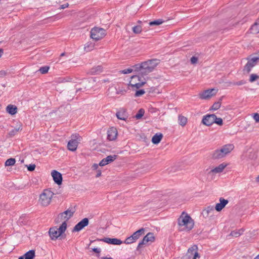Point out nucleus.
Returning a JSON list of instances; mask_svg holds the SVG:
<instances>
[{
    "label": "nucleus",
    "mask_w": 259,
    "mask_h": 259,
    "mask_svg": "<svg viewBox=\"0 0 259 259\" xmlns=\"http://www.w3.org/2000/svg\"><path fill=\"white\" fill-rule=\"evenodd\" d=\"M140 75H133L131 77V80L130 82L129 85L132 88L135 87L136 89H139L144 85L146 82L142 80Z\"/></svg>",
    "instance_id": "0eeeda50"
},
{
    "label": "nucleus",
    "mask_w": 259,
    "mask_h": 259,
    "mask_svg": "<svg viewBox=\"0 0 259 259\" xmlns=\"http://www.w3.org/2000/svg\"><path fill=\"white\" fill-rule=\"evenodd\" d=\"M259 77L258 75L255 74H251L250 76L249 81L252 82Z\"/></svg>",
    "instance_id": "ea45409f"
},
{
    "label": "nucleus",
    "mask_w": 259,
    "mask_h": 259,
    "mask_svg": "<svg viewBox=\"0 0 259 259\" xmlns=\"http://www.w3.org/2000/svg\"><path fill=\"white\" fill-rule=\"evenodd\" d=\"M256 25H257V24H256V23H255L253 25H252V27H251V29L252 30H253V29H254V28L255 27H256Z\"/></svg>",
    "instance_id": "680f3d73"
},
{
    "label": "nucleus",
    "mask_w": 259,
    "mask_h": 259,
    "mask_svg": "<svg viewBox=\"0 0 259 259\" xmlns=\"http://www.w3.org/2000/svg\"><path fill=\"white\" fill-rule=\"evenodd\" d=\"M36 166L34 164H29L27 166V169L28 171H32L35 169Z\"/></svg>",
    "instance_id": "37998d69"
},
{
    "label": "nucleus",
    "mask_w": 259,
    "mask_h": 259,
    "mask_svg": "<svg viewBox=\"0 0 259 259\" xmlns=\"http://www.w3.org/2000/svg\"><path fill=\"white\" fill-rule=\"evenodd\" d=\"M89 220L88 218H85L83 219L74 227L72 232H75L80 231L85 227L89 225Z\"/></svg>",
    "instance_id": "6e6552de"
},
{
    "label": "nucleus",
    "mask_w": 259,
    "mask_h": 259,
    "mask_svg": "<svg viewBox=\"0 0 259 259\" xmlns=\"http://www.w3.org/2000/svg\"><path fill=\"white\" fill-rule=\"evenodd\" d=\"M214 120H215V122H214V123L217 124L219 125H222L223 124V119L220 117H217L215 114Z\"/></svg>",
    "instance_id": "e433bc0d"
},
{
    "label": "nucleus",
    "mask_w": 259,
    "mask_h": 259,
    "mask_svg": "<svg viewBox=\"0 0 259 259\" xmlns=\"http://www.w3.org/2000/svg\"><path fill=\"white\" fill-rule=\"evenodd\" d=\"M25 257L23 256H20L18 259H24Z\"/></svg>",
    "instance_id": "0e129e2a"
},
{
    "label": "nucleus",
    "mask_w": 259,
    "mask_h": 259,
    "mask_svg": "<svg viewBox=\"0 0 259 259\" xmlns=\"http://www.w3.org/2000/svg\"><path fill=\"white\" fill-rule=\"evenodd\" d=\"M198 249L197 246L196 245H194L192 247H190L188 250V252H192L193 251L197 250Z\"/></svg>",
    "instance_id": "c03bdc74"
},
{
    "label": "nucleus",
    "mask_w": 259,
    "mask_h": 259,
    "mask_svg": "<svg viewBox=\"0 0 259 259\" xmlns=\"http://www.w3.org/2000/svg\"><path fill=\"white\" fill-rule=\"evenodd\" d=\"M103 68L101 66L98 65L92 68L88 73L91 75L97 74L102 71Z\"/></svg>",
    "instance_id": "6ab92c4d"
},
{
    "label": "nucleus",
    "mask_w": 259,
    "mask_h": 259,
    "mask_svg": "<svg viewBox=\"0 0 259 259\" xmlns=\"http://www.w3.org/2000/svg\"><path fill=\"white\" fill-rule=\"evenodd\" d=\"M92 250L97 253V256L98 257L100 256V253L101 252V249L100 248H94L92 249Z\"/></svg>",
    "instance_id": "49530a36"
},
{
    "label": "nucleus",
    "mask_w": 259,
    "mask_h": 259,
    "mask_svg": "<svg viewBox=\"0 0 259 259\" xmlns=\"http://www.w3.org/2000/svg\"><path fill=\"white\" fill-rule=\"evenodd\" d=\"M178 224L180 227L179 231H190L194 227V221L187 213L183 212L178 219Z\"/></svg>",
    "instance_id": "f03ea898"
},
{
    "label": "nucleus",
    "mask_w": 259,
    "mask_h": 259,
    "mask_svg": "<svg viewBox=\"0 0 259 259\" xmlns=\"http://www.w3.org/2000/svg\"><path fill=\"white\" fill-rule=\"evenodd\" d=\"M133 70H134V68L133 69H131V68L125 69L122 70L121 73L123 74H126L131 73Z\"/></svg>",
    "instance_id": "a18cd8bd"
},
{
    "label": "nucleus",
    "mask_w": 259,
    "mask_h": 259,
    "mask_svg": "<svg viewBox=\"0 0 259 259\" xmlns=\"http://www.w3.org/2000/svg\"><path fill=\"white\" fill-rule=\"evenodd\" d=\"M16 162V160L15 158H11L6 160L5 162V166H12L15 164Z\"/></svg>",
    "instance_id": "2f4dec72"
},
{
    "label": "nucleus",
    "mask_w": 259,
    "mask_h": 259,
    "mask_svg": "<svg viewBox=\"0 0 259 259\" xmlns=\"http://www.w3.org/2000/svg\"><path fill=\"white\" fill-rule=\"evenodd\" d=\"M6 75V72L4 71H0V75L5 76Z\"/></svg>",
    "instance_id": "13d9d810"
},
{
    "label": "nucleus",
    "mask_w": 259,
    "mask_h": 259,
    "mask_svg": "<svg viewBox=\"0 0 259 259\" xmlns=\"http://www.w3.org/2000/svg\"><path fill=\"white\" fill-rule=\"evenodd\" d=\"M144 109L143 108H141L139 110L135 117L137 119H141L144 115Z\"/></svg>",
    "instance_id": "c756f323"
},
{
    "label": "nucleus",
    "mask_w": 259,
    "mask_h": 259,
    "mask_svg": "<svg viewBox=\"0 0 259 259\" xmlns=\"http://www.w3.org/2000/svg\"><path fill=\"white\" fill-rule=\"evenodd\" d=\"M147 243H148L147 241H146V238H144V237L143 239L139 243L137 249L139 250L143 245L146 244Z\"/></svg>",
    "instance_id": "4c0bfd02"
},
{
    "label": "nucleus",
    "mask_w": 259,
    "mask_h": 259,
    "mask_svg": "<svg viewBox=\"0 0 259 259\" xmlns=\"http://www.w3.org/2000/svg\"><path fill=\"white\" fill-rule=\"evenodd\" d=\"M220 203L216 204L215 209L218 211L222 210L225 206L228 203V200L221 197L220 198Z\"/></svg>",
    "instance_id": "f3484780"
},
{
    "label": "nucleus",
    "mask_w": 259,
    "mask_h": 259,
    "mask_svg": "<svg viewBox=\"0 0 259 259\" xmlns=\"http://www.w3.org/2000/svg\"><path fill=\"white\" fill-rule=\"evenodd\" d=\"M97 240L113 245H120L122 243V241L119 239L110 238L107 237H105L102 239H97Z\"/></svg>",
    "instance_id": "f8f14e48"
},
{
    "label": "nucleus",
    "mask_w": 259,
    "mask_h": 259,
    "mask_svg": "<svg viewBox=\"0 0 259 259\" xmlns=\"http://www.w3.org/2000/svg\"><path fill=\"white\" fill-rule=\"evenodd\" d=\"M107 164V163L105 158L103 159L99 164V165L101 166H105Z\"/></svg>",
    "instance_id": "3c124183"
},
{
    "label": "nucleus",
    "mask_w": 259,
    "mask_h": 259,
    "mask_svg": "<svg viewBox=\"0 0 259 259\" xmlns=\"http://www.w3.org/2000/svg\"><path fill=\"white\" fill-rule=\"evenodd\" d=\"M242 230H236L232 231L230 233V235L235 237H239L243 232Z\"/></svg>",
    "instance_id": "72a5a7b5"
},
{
    "label": "nucleus",
    "mask_w": 259,
    "mask_h": 259,
    "mask_svg": "<svg viewBox=\"0 0 259 259\" xmlns=\"http://www.w3.org/2000/svg\"><path fill=\"white\" fill-rule=\"evenodd\" d=\"M80 138L78 135H75L74 139H72L68 142L67 144L68 150L71 151H74L76 150L78 144V140Z\"/></svg>",
    "instance_id": "1a4fd4ad"
},
{
    "label": "nucleus",
    "mask_w": 259,
    "mask_h": 259,
    "mask_svg": "<svg viewBox=\"0 0 259 259\" xmlns=\"http://www.w3.org/2000/svg\"><path fill=\"white\" fill-rule=\"evenodd\" d=\"M117 136V129L114 127L110 128L107 131V139L109 141H113L116 139Z\"/></svg>",
    "instance_id": "2eb2a0df"
},
{
    "label": "nucleus",
    "mask_w": 259,
    "mask_h": 259,
    "mask_svg": "<svg viewBox=\"0 0 259 259\" xmlns=\"http://www.w3.org/2000/svg\"><path fill=\"white\" fill-rule=\"evenodd\" d=\"M108 81H109L108 79H103V82H108Z\"/></svg>",
    "instance_id": "69168bd1"
},
{
    "label": "nucleus",
    "mask_w": 259,
    "mask_h": 259,
    "mask_svg": "<svg viewBox=\"0 0 259 259\" xmlns=\"http://www.w3.org/2000/svg\"><path fill=\"white\" fill-rule=\"evenodd\" d=\"M227 164L225 163H223L220 164L219 166L215 167V168L212 169L208 172V175H211L212 174H217L220 173L223 171L225 168L227 166Z\"/></svg>",
    "instance_id": "dca6fc26"
},
{
    "label": "nucleus",
    "mask_w": 259,
    "mask_h": 259,
    "mask_svg": "<svg viewBox=\"0 0 259 259\" xmlns=\"http://www.w3.org/2000/svg\"><path fill=\"white\" fill-rule=\"evenodd\" d=\"M253 118L256 122H259V114L257 113H254Z\"/></svg>",
    "instance_id": "8fccbe9b"
},
{
    "label": "nucleus",
    "mask_w": 259,
    "mask_h": 259,
    "mask_svg": "<svg viewBox=\"0 0 259 259\" xmlns=\"http://www.w3.org/2000/svg\"><path fill=\"white\" fill-rule=\"evenodd\" d=\"M200 256V255L198 253V252L197 251H196L195 253H194V256L193 257V259H196L197 257H198L199 258Z\"/></svg>",
    "instance_id": "5fc2aeb1"
},
{
    "label": "nucleus",
    "mask_w": 259,
    "mask_h": 259,
    "mask_svg": "<svg viewBox=\"0 0 259 259\" xmlns=\"http://www.w3.org/2000/svg\"><path fill=\"white\" fill-rule=\"evenodd\" d=\"M85 83H90V80H85ZM84 89H87L88 88H91L92 87L90 85H88V84H85L83 86Z\"/></svg>",
    "instance_id": "603ef678"
},
{
    "label": "nucleus",
    "mask_w": 259,
    "mask_h": 259,
    "mask_svg": "<svg viewBox=\"0 0 259 259\" xmlns=\"http://www.w3.org/2000/svg\"><path fill=\"white\" fill-rule=\"evenodd\" d=\"M99 164L95 163L93 165L92 168L94 170L97 169L99 167Z\"/></svg>",
    "instance_id": "6e6d98bb"
},
{
    "label": "nucleus",
    "mask_w": 259,
    "mask_h": 259,
    "mask_svg": "<svg viewBox=\"0 0 259 259\" xmlns=\"http://www.w3.org/2000/svg\"><path fill=\"white\" fill-rule=\"evenodd\" d=\"M4 53V50L3 49H0V58L2 56Z\"/></svg>",
    "instance_id": "bf43d9fd"
},
{
    "label": "nucleus",
    "mask_w": 259,
    "mask_h": 259,
    "mask_svg": "<svg viewBox=\"0 0 259 259\" xmlns=\"http://www.w3.org/2000/svg\"><path fill=\"white\" fill-rule=\"evenodd\" d=\"M245 83V81H244L243 80H241L237 81V82H235L233 84V85H241Z\"/></svg>",
    "instance_id": "de8ad7c7"
},
{
    "label": "nucleus",
    "mask_w": 259,
    "mask_h": 259,
    "mask_svg": "<svg viewBox=\"0 0 259 259\" xmlns=\"http://www.w3.org/2000/svg\"><path fill=\"white\" fill-rule=\"evenodd\" d=\"M64 55H65V53H62V54H61V55H60V56H64Z\"/></svg>",
    "instance_id": "774afa93"
},
{
    "label": "nucleus",
    "mask_w": 259,
    "mask_h": 259,
    "mask_svg": "<svg viewBox=\"0 0 259 259\" xmlns=\"http://www.w3.org/2000/svg\"><path fill=\"white\" fill-rule=\"evenodd\" d=\"M222 98L220 99V101L215 102L211 107V110H217L219 109L221 105V102Z\"/></svg>",
    "instance_id": "473e14b6"
},
{
    "label": "nucleus",
    "mask_w": 259,
    "mask_h": 259,
    "mask_svg": "<svg viewBox=\"0 0 259 259\" xmlns=\"http://www.w3.org/2000/svg\"><path fill=\"white\" fill-rule=\"evenodd\" d=\"M163 22L164 21L162 19H159L150 22L149 25L150 26L159 25L162 24Z\"/></svg>",
    "instance_id": "7c9ffc66"
},
{
    "label": "nucleus",
    "mask_w": 259,
    "mask_h": 259,
    "mask_svg": "<svg viewBox=\"0 0 259 259\" xmlns=\"http://www.w3.org/2000/svg\"><path fill=\"white\" fill-rule=\"evenodd\" d=\"M117 157V156L116 155H109L105 158V159L106 160L107 163L108 164L114 161L116 159Z\"/></svg>",
    "instance_id": "c85d7f7f"
},
{
    "label": "nucleus",
    "mask_w": 259,
    "mask_h": 259,
    "mask_svg": "<svg viewBox=\"0 0 259 259\" xmlns=\"http://www.w3.org/2000/svg\"><path fill=\"white\" fill-rule=\"evenodd\" d=\"M133 31L135 34H139L142 31V27L140 26H135L133 27Z\"/></svg>",
    "instance_id": "c9c22d12"
},
{
    "label": "nucleus",
    "mask_w": 259,
    "mask_h": 259,
    "mask_svg": "<svg viewBox=\"0 0 259 259\" xmlns=\"http://www.w3.org/2000/svg\"><path fill=\"white\" fill-rule=\"evenodd\" d=\"M52 176L54 182L60 185L62 183V176L61 174L57 170H53L51 172Z\"/></svg>",
    "instance_id": "4468645a"
},
{
    "label": "nucleus",
    "mask_w": 259,
    "mask_h": 259,
    "mask_svg": "<svg viewBox=\"0 0 259 259\" xmlns=\"http://www.w3.org/2000/svg\"><path fill=\"white\" fill-rule=\"evenodd\" d=\"M49 69V66H45L41 67L38 71H39L41 74H46L48 72Z\"/></svg>",
    "instance_id": "f704fd0d"
},
{
    "label": "nucleus",
    "mask_w": 259,
    "mask_h": 259,
    "mask_svg": "<svg viewBox=\"0 0 259 259\" xmlns=\"http://www.w3.org/2000/svg\"><path fill=\"white\" fill-rule=\"evenodd\" d=\"M75 212V209L74 208H69L67 210L59 213L58 219L56 221V223H59L60 222L59 221L60 219L61 220L65 219L66 221L65 222H66L73 215Z\"/></svg>",
    "instance_id": "423d86ee"
},
{
    "label": "nucleus",
    "mask_w": 259,
    "mask_h": 259,
    "mask_svg": "<svg viewBox=\"0 0 259 259\" xmlns=\"http://www.w3.org/2000/svg\"><path fill=\"white\" fill-rule=\"evenodd\" d=\"M144 238H146V240L147 242H153L155 239V237L152 233H148L145 236H144Z\"/></svg>",
    "instance_id": "cd10ccee"
},
{
    "label": "nucleus",
    "mask_w": 259,
    "mask_h": 259,
    "mask_svg": "<svg viewBox=\"0 0 259 259\" xmlns=\"http://www.w3.org/2000/svg\"><path fill=\"white\" fill-rule=\"evenodd\" d=\"M187 121H188V120H187V117H186L183 115H179L178 122L180 125H181L182 126H185L187 123Z\"/></svg>",
    "instance_id": "b1692460"
},
{
    "label": "nucleus",
    "mask_w": 259,
    "mask_h": 259,
    "mask_svg": "<svg viewBox=\"0 0 259 259\" xmlns=\"http://www.w3.org/2000/svg\"><path fill=\"white\" fill-rule=\"evenodd\" d=\"M6 111L12 115H15L17 112V107L15 105L10 104L7 106Z\"/></svg>",
    "instance_id": "4be33fe9"
},
{
    "label": "nucleus",
    "mask_w": 259,
    "mask_h": 259,
    "mask_svg": "<svg viewBox=\"0 0 259 259\" xmlns=\"http://www.w3.org/2000/svg\"><path fill=\"white\" fill-rule=\"evenodd\" d=\"M234 146L233 144H226L223 146L220 149H218L223 157H225L229 154L234 149Z\"/></svg>",
    "instance_id": "9d476101"
},
{
    "label": "nucleus",
    "mask_w": 259,
    "mask_h": 259,
    "mask_svg": "<svg viewBox=\"0 0 259 259\" xmlns=\"http://www.w3.org/2000/svg\"><path fill=\"white\" fill-rule=\"evenodd\" d=\"M90 33L91 37L96 41L100 40L106 35L105 29L98 27L92 28Z\"/></svg>",
    "instance_id": "39448f33"
},
{
    "label": "nucleus",
    "mask_w": 259,
    "mask_h": 259,
    "mask_svg": "<svg viewBox=\"0 0 259 259\" xmlns=\"http://www.w3.org/2000/svg\"><path fill=\"white\" fill-rule=\"evenodd\" d=\"M82 89V88H79V89H76V92H78V91H81Z\"/></svg>",
    "instance_id": "e2e57ef3"
},
{
    "label": "nucleus",
    "mask_w": 259,
    "mask_h": 259,
    "mask_svg": "<svg viewBox=\"0 0 259 259\" xmlns=\"http://www.w3.org/2000/svg\"><path fill=\"white\" fill-rule=\"evenodd\" d=\"M68 6H69V4L68 3H66V4H64L63 5H61L60 8V9H63L68 7Z\"/></svg>",
    "instance_id": "864d4df0"
},
{
    "label": "nucleus",
    "mask_w": 259,
    "mask_h": 259,
    "mask_svg": "<svg viewBox=\"0 0 259 259\" xmlns=\"http://www.w3.org/2000/svg\"><path fill=\"white\" fill-rule=\"evenodd\" d=\"M145 92L144 90H139L138 91H137L135 94V97H140L142 95H144L145 94Z\"/></svg>",
    "instance_id": "58836bf2"
},
{
    "label": "nucleus",
    "mask_w": 259,
    "mask_h": 259,
    "mask_svg": "<svg viewBox=\"0 0 259 259\" xmlns=\"http://www.w3.org/2000/svg\"><path fill=\"white\" fill-rule=\"evenodd\" d=\"M54 195V193H53L51 190H44L43 192L39 196V203L43 206H48L50 204Z\"/></svg>",
    "instance_id": "20e7f679"
},
{
    "label": "nucleus",
    "mask_w": 259,
    "mask_h": 259,
    "mask_svg": "<svg viewBox=\"0 0 259 259\" xmlns=\"http://www.w3.org/2000/svg\"><path fill=\"white\" fill-rule=\"evenodd\" d=\"M101 175V170H98L97 171V174L96 176V178H98Z\"/></svg>",
    "instance_id": "4d7b16f0"
},
{
    "label": "nucleus",
    "mask_w": 259,
    "mask_h": 259,
    "mask_svg": "<svg viewBox=\"0 0 259 259\" xmlns=\"http://www.w3.org/2000/svg\"><path fill=\"white\" fill-rule=\"evenodd\" d=\"M214 211V207L213 206H208L207 208L203 210V215L207 217L209 214L212 211Z\"/></svg>",
    "instance_id": "a878e982"
},
{
    "label": "nucleus",
    "mask_w": 259,
    "mask_h": 259,
    "mask_svg": "<svg viewBox=\"0 0 259 259\" xmlns=\"http://www.w3.org/2000/svg\"><path fill=\"white\" fill-rule=\"evenodd\" d=\"M20 130H22L21 125H20L18 127L14 128V129L12 130L8 133V135L10 137H12L16 135L18 132Z\"/></svg>",
    "instance_id": "bb28decb"
},
{
    "label": "nucleus",
    "mask_w": 259,
    "mask_h": 259,
    "mask_svg": "<svg viewBox=\"0 0 259 259\" xmlns=\"http://www.w3.org/2000/svg\"><path fill=\"white\" fill-rule=\"evenodd\" d=\"M118 119L125 120L128 118L127 113L125 109H122L116 113Z\"/></svg>",
    "instance_id": "a211bd4d"
},
{
    "label": "nucleus",
    "mask_w": 259,
    "mask_h": 259,
    "mask_svg": "<svg viewBox=\"0 0 259 259\" xmlns=\"http://www.w3.org/2000/svg\"><path fill=\"white\" fill-rule=\"evenodd\" d=\"M135 242V240H134V239L132 238V236H131L130 237H127L125 241H124V243H126V244H131L133 242Z\"/></svg>",
    "instance_id": "a19ab883"
},
{
    "label": "nucleus",
    "mask_w": 259,
    "mask_h": 259,
    "mask_svg": "<svg viewBox=\"0 0 259 259\" xmlns=\"http://www.w3.org/2000/svg\"><path fill=\"white\" fill-rule=\"evenodd\" d=\"M159 63V60L151 59L140 64H136L133 66V68L135 71L139 73V75L143 77L152 72Z\"/></svg>",
    "instance_id": "f257e3e1"
},
{
    "label": "nucleus",
    "mask_w": 259,
    "mask_h": 259,
    "mask_svg": "<svg viewBox=\"0 0 259 259\" xmlns=\"http://www.w3.org/2000/svg\"><path fill=\"white\" fill-rule=\"evenodd\" d=\"M67 229V223L64 222L62 223L59 228L57 227H52L49 231L50 237L52 240H55L58 237H60V239L63 237L62 235Z\"/></svg>",
    "instance_id": "7ed1b4c3"
},
{
    "label": "nucleus",
    "mask_w": 259,
    "mask_h": 259,
    "mask_svg": "<svg viewBox=\"0 0 259 259\" xmlns=\"http://www.w3.org/2000/svg\"><path fill=\"white\" fill-rule=\"evenodd\" d=\"M254 259H259V254L257 255Z\"/></svg>",
    "instance_id": "338daca9"
},
{
    "label": "nucleus",
    "mask_w": 259,
    "mask_h": 259,
    "mask_svg": "<svg viewBox=\"0 0 259 259\" xmlns=\"http://www.w3.org/2000/svg\"><path fill=\"white\" fill-rule=\"evenodd\" d=\"M214 89H208L205 90L203 92L199 94V97L201 99H207L211 97L212 96L215 95V93H212L214 91Z\"/></svg>",
    "instance_id": "ddd939ff"
},
{
    "label": "nucleus",
    "mask_w": 259,
    "mask_h": 259,
    "mask_svg": "<svg viewBox=\"0 0 259 259\" xmlns=\"http://www.w3.org/2000/svg\"><path fill=\"white\" fill-rule=\"evenodd\" d=\"M25 259H33L35 257V250H30L24 254Z\"/></svg>",
    "instance_id": "393cba45"
},
{
    "label": "nucleus",
    "mask_w": 259,
    "mask_h": 259,
    "mask_svg": "<svg viewBox=\"0 0 259 259\" xmlns=\"http://www.w3.org/2000/svg\"><path fill=\"white\" fill-rule=\"evenodd\" d=\"M144 232H145V229L142 228L139 229V230L136 231L131 236H132V238L134 239L135 241H136L137 239H138L141 236H142V235H143L144 234Z\"/></svg>",
    "instance_id": "412c9836"
},
{
    "label": "nucleus",
    "mask_w": 259,
    "mask_h": 259,
    "mask_svg": "<svg viewBox=\"0 0 259 259\" xmlns=\"http://www.w3.org/2000/svg\"><path fill=\"white\" fill-rule=\"evenodd\" d=\"M101 259H113V258L111 257H101Z\"/></svg>",
    "instance_id": "052dcab7"
},
{
    "label": "nucleus",
    "mask_w": 259,
    "mask_h": 259,
    "mask_svg": "<svg viewBox=\"0 0 259 259\" xmlns=\"http://www.w3.org/2000/svg\"><path fill=\"white\" fill-rule=\"evenodd\" d=\"M93 47L94 45L92 43H90V44H87L84 47V49H88L87 51H90L93 49Z\"/></svg>",
    "instance_id": "79ce46f5"
},
{
    "label": "nucleus",
    "mask_w": 259,
    "mask_h": 259,
    "mask_svg": "<svg viewBox=\"0 0 259 259\" xmlns=\"http://www.w3.org/2000/svg\"><path fill=\"white\" fill-rule=\"evenodd\" d=\"M214 120V114H207L203 117L202 120V123L206 125L210 126L214 122H215Z\"/></svg>",
    "instance_id": "9b49d317"
},
{
    "label": "nucleus",
    "mask_w": 259,
    "mask_h": 259,
    "mask_svg": "<svg viewBox=\"0 0 259 259\" xmlns=\"http://www.w3.org/2000/svg\"><path fill=\"white\" fill-rule=\"evenodd\" d=\"M190 60L192 64H195L197 63L198 61V58L196 57L193 56L191 58Z\"/></svg>",
    "instance_id": "09e8293b"
},
{
    "label": "nucleus",
    "mask_w": 259,
    "mask_h": 259,
    "mask_svg": "<svg viewBox=\"0 0 259 259\" xmlns=\"http://www.w3.org/2000/svg\"><path fill=\"white\" fill-rule=\"evenodd\" d=\"M163 137V135L161 133H156L152 138V142L154 144H159Z\"/></svg>",
    "instance_id": "aec40b11"
},
{
    "label": "nucleus",
    "mask_w": 259,
    "mask_h": 259,
    "mask_svg": "<svg viewBox=\"0 0 259 259\" xmlns=\"http://www.w3.org/2000/svg\"><path fill=\"white\" fill-rule=\"evenodd\" d=\"M211 157L213 159H220L224 158L219 149L214 150L211 154Z\"/></svg>",
    "instance_id": "5701e85b"
}]
</instances>
